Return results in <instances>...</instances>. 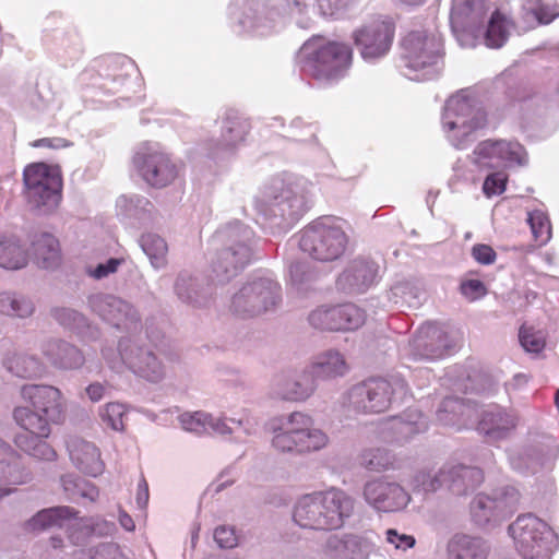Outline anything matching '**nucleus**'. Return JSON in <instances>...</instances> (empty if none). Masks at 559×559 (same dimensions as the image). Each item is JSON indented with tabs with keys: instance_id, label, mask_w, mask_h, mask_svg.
<instances>
[{
	"instance_id": "f257e3e1",
	"label": "nucleus",
	"mask_w": 559,
	"mask_h": 559,
	"mask_svg": "<svg viewBox=\"0 0 559 559\" xmlns=\"http://www.w3.org/2000/svg\"><path fill=\"white\" fill-rule=\"evenodd\" d=\"M355 499L338 488L306 493L298 498L293 520L301 528L334 531L353 515Z\"/></svg>"
},
{
	"instance_id": "f03ea898",
	"label": "nucleus",
	"mask_w": 559,
	"mask_h": 559,
	"mask_svg": "<svg viewBox=\"0 0 559 559\" xmlns=\"http://www.w3.org/2000/svg\"><path fill=\"white\" fill-rule=\"evenodd\" d=\"M313 186L302 179L274 177L257 199V211L265 218H282L290 224L302 216L313 203Z\"/></svg>"
},
{
	"instance_id": "7ed1b4c3",
	"label": "nucleus",
	"mask_w": 559,
	"mask_h": 559,
	"mask_svg": "<svg viewBox=\"0 0 559 559\" xmlns=\"http://www.w3.org/2000/svg\"><path fill=\"white\" fill-rule=\"evenodd\" d=\"M21 399L29 406H16L13 418L22 429H33L49 436L51 424H62L67 417V400L60 389L50 384H23Z\"/></svg>"
},
{
	"instance_id": "20e7f679",
	"label": "nucleus",
	"mask_w": 559,
	"mask_h": 559,
	"mask_svg": "<svg viewBox=\"0 0 559 559\" xmlns=\"http://www.w3.org/2000/svg\"><path fill=\"white\" fill-rule=\"evenodd\" d=\"M272 448L281 453L311 454L325 449L330 443L328 433L318 428L314 419L302 412H292L272 418Z\"/></svg>"
},
{
	"instance_id": "39448f33",
	"label": "nucleus",
	"mask_w": 559,
	"mask_h": 559,
	"mask_svg": "<svg viewBox=\"0 0 559 559\" xmlns=\"http://www.w3.org/2000/svg\"><path fill=\"white\" fill-rule=\"evenodd\" d=\"M253 231L238 221L228 223L214 236L221 245L211 263V280L225 284L238 275L251 261Z\"/></svg>"
},
{
	"instance_id": "423d86ee",
	"label": "nucleus",
	"mask_w": 559,
	"mask_h": 559,
	"mask_svg": "<svg viewBox=\"0 0 559 559\" xmlns=\"http://www.w3.org/2000/svg\"><path fill=\"white\" fill-rule=\"evenodd\" d=\"M487 126V112L471 92L462 90L444 105L442 127L450 143L463 150L476 139L477 131Z\"/></svg>"
},
{
	"instance_id": "0eeeda50",
	"label": "nucleus",
	"mask_w": 559,
	"mask_h": 559,
	"mask_svg": "<svg viewBox=\"0 0 559 559\" xmlns=\"http://www.w3.org/2000/svg\"><path fill=\"white\" fill-rule=\"evenodd\" d=\"M102 357L115 372L129 370L135 377L151 383H159L166 377V366L154 350L132 336L118 341L117 353L109 346L102 347Z\"/></svg>"
},
{
	"instance_id": "6e6552de",
	"label": "nucleus",
	"mask_w": 559,
	"mask_h": 559,
	"mask_svg": "<svg viewBox=\"0 0 559 559\" xmlns=\"http://www.w3.org/2000/svg\"><path fill=\"white\" fill-rule=\"evenodd\" d=\"M352 50L340 43H306L299 51L301 71L313 79L330 83L343 78L350 64Z\"/></svg>"
},
{
	"instance_id": "1a4fd4ad",
	"label": "nucleus",
	"mask_w": 559,
	"mask_h": 559,
	"mask_svg": "<svg viewBox=\"0 0 559 559\" xmlns=\"http://www.w3.org/2000/svg\"><path fill=\"white\" fill-rule=\"evenodd\" d=\"M404 74L411 80H431L439 74L443 39L438 33L425 31L408 33L402 41Z\"/></svg>"
},
{
	"instance_id": "9d476101",
	"label": "nucleus",
	"mask_w": 559,
	"mask_h": 559,
	"mask_svg": "<svg viewBox=\"0 0 559 559\" xmlns=\"http://www.w3.org/2000/svg\"><path fill=\"white\" fill-rule=\"evenodd\" d=\"M508 533L523 559H551L559 548V535L533 513L519 515L509 525Z\"/></svg>"
},
{
	"instance_id": "9b49d317",
	"label": "nucleus",
	"mask_w": 559,
	"mask_h": 559,
	"mask_svg": "<svg viewBox=\"0 0 559 559\" xmlns=\"http://www.w3.org/2000/svg\"><path fill=\"white\" fill-rule=\"evenodd\" d=\"M406 394L407 385L403 379L376 378L354 385L348 392V403L358 413L379 414L392 403L403 401Z\"/></svg>"
},
{
	"instance_id": "f8f14e48",
	"label": "nucleus",
	"mask_w": 559,
	"mask_h": 559,
	"mask_svg": "<svg viewBox=\"0 0 559 559\" xmlns=\"http://www.w3.org/2000/svg\"><path fill=\"white\" fill-rule=\"evenodd\" d=\"M347 242V236L336 219L323 217L302 230L299 247L314 260L330 262L343 255Z\"/></svg>"
},
{
	"instance_id": "ddd939ff",
	"label": "nucleus",
	"mask_w": 559,
	"mask_h": 559,
	"mask_svg": "<svg viewBox=\"0 0 559 559\" xmlns=\"http://www.w3.org/2000/svg\"><path fill=\"white\" fill-rule=\"evenodd\" d=\"M25 198L38 214H48L61 200L62 181L59 173L44 163L33 164L24 170Z\"/></svg>"
},
{
	"instance_id": "4468645a",
	"label": "nucleus",
	"mask_w": 559,
	"mask_h": 559,
	"mask_svg": "<svg viewBox=\"0 0 559 559\" xmlns=\"http://www.w3.org/2000/svg\"><path fill=\"white\" fill-rule=\"evenodd\" d=\"M280 302V284L261 277L246 283L233 296L230 309L240 317L251 318L276 309Z\"/></svg>"
},
{
	"instance_id": "2eb2a0df",
	"label": "nucleus",
	"mask_w": 559,
	"mask_h": 559,
	"mask_svg": "<svg viewBox=\"0 0 559 559\" xmlns=\"http://www.w3.org/2000/svg\"><path fill=\"white\" fill-rule=\"evenodd\" d=\"M487 0H452L450 25L461 46H474L487 20Z\"/></svg>"
},
{
	"instance_id": "dca6fc26",
	"label": "nucleus",
	"mask_w": 559,
	"mask_h": 559,
	"mask_svg": "<svg viewBox=\"0 0 559 559\" xmlns=\"http://www.w3.org/2000/svg\"><path fill=\"white\" fill-rule=\"evenodd\" d=\"M87 306L93 313L117 330L132 332L141 326L138 309L128 300L114 294H92L87 297Z\"/></svg>"
},
{
	"instance_id": "f3484780",
	"label": "nucleus",
	"mask_w": 559,
	"mask_h": 559,
	"mask_svg": "<svg viewBox=\"0 0 559 559\" xmlns=\"http://www.w3.org/2000/svg\"><path fill=\"white\" fill-rule=\"evenodd\" d=\"M520 493L514 487L496 489L492 495H477L471 503V514L479 526L497 524L518 508Z\"/></svg>"
},
{
	"instance_id": "a211bd4d",
	"label": "nucleus",
	"mask_w": 559,
	"mask_h": 559,
	"mask_svg": "<svg viewBox=\"0 0 559 559\" xmlns=\"http://www.w3.org/2000/svg\"><path fill=\"white\" fill-rule=\"evenodd\" d=\"M394 31L391 19L378 16L357 28L353 38L361 57L367 61H373L389 52Z\"/></svg>"
},
{
	"instance_id": "6ab92c4d",
	"label": "nucleus",
	"mask_w": 559,
	"mask_h": 559,
	"mask_svg": "<svg viewBox=\"0 0 559 559\" xmlns=\"http://www.w3.org/2000/svg\"><path fill=\"white\" fill-rule=\"evenodd\" d=\"M362 497L369 507L383 513L400 512L411 502L408 491L386 476L367 480L362 487Z\"/></svg>"
},
{
	"instance_id": "aec40b11",
	"label": "nucleus",
	"mask_w": 559,
	"mask_h": 559,
	"mask_svg": "<svg viewBox=\"0 0 559 559\" xmlns=\"http://www.w3.org/2000/svg\"><path fill=\"white\" fill-rule=\"evenodd\" d=\"M472 160L479 168L521 166L526 163V152L518 141L489 139L476 145Z\"/></svg>"
},
{
	"instance_id": "412c9836",
	"label": "nucleus",
	"mask_w": 559,
	"mask_h": 559,
	"mask_svg": "<svg viewBox=\"0 0 559 559\" xmlns=\"http://www.w3.org/2000/svg\"><path fill=\"white\" fill-rule=\"evenodd\" d=\"M454 344L441 325L425 323L408 343V354L416 360H436L449 355Z\"/></svg>"
},
{
	"instance_id": "4be33fe9",
	"label": "nucleus",
	"mask_w": 559,
	"mask_h": 559,
	"mask_svg": "<svg viewBox=\"0 0 559 559\" xmlns=\"http://www.w3.org/2000/svg\"><path fill=\"white\" fill-rule=\"evenodd\" d=\"M133 164L141 177L156 188L168 186L178 175V167L170 156L155 147H145L136 152Z\"/></svg>"
},
{
	"instance_id": "5701e85b",
	"label": "nucleus",
	"mask_w": 559,
	"mask_h": 559,
	"mask_svg": "<svg viewBox=\"0 0 559 559\" xmlns=\"http://www.w3.org/2000/svg\"><path fill=\"white\" fill-rule=\"evenodd\" d=\"M330 559H369L378 551L372 532L330 535L323 546Z\"/></svg>"
},
{
	"instance_id": "b1692460",
	"label": "nucleus",
	"mask_w": 559,
	"mask_h": 559,
	"mask_svg": "<svg viewBox=\"0 0 559 559\" xmlns=\"http://www.w3.org/2000/svg\"><path fill=\"white\" fill-rule=\"evenodd\" d=\"M250 123L235 111L226 112L223 118L218 139L207 143L209 156L214 159L228 157L245 142Z\"/></svg>"
},
{
	"instance_id": "393cba45",
	"label": "nucleus",
	"mask_w": 559,
	"mask_h": 559,
	"mask_svg": "<svg viewBox=\"0 0 559 559\" xmlns=\"http://www.w3.org/2000/svg\"><path fill=\"white\" fill-rule=\"evenodd\" d=\"M379 264L366 257H358L348 262L340 274L336 286L346 294H362L379 281Z\"/></svg>"
},
{
	"instance_id": "a878e982",
	"label": "nucleus",
	"mask_w": 559,
	"mask_h": 559,
	"mask_svg": "<svg viewBox=\"0 0 559 559\" xmlns=\"http://www.w3.org/2000/svg\"><path fill=\"white\" fill-rule=\"evenodd\" d=\"M67 451L72 464L82 473L97 477L104 473L105 463L99 449L80 436H69L66 440Z\"/></svg>"
},
{
	"instance_id": "bb28decb",
	"label": "nucleus",
	"mask_w": 559,
	"mask_h": 559,
	"mask_svg": "<svg viewBox=\"0 0 559 559\" xmlns=\"http://www.w3.org/2000/svg\"><path fill=\"white\" fill-rule=\"evenodd\" d=\"M40 350L47 361L58 370H78L86 361L84 353L78 346L60 338L44 342Z\"/></svg>"
},
{
	"instance_id": "cd10ccee",
	"label": "nucleus",
	"mask_w": 559,
	"mask_h": 559,
	"mask_svg": "<svg viewBox=\"0 0 559 559\" xmlns=\"http://www.w3.org/2000/svg\"><path fill=\"white\" fill-rule=\"evenodd\" d=\"M518 415L499 405H489L481 411L478 430L491 440L507 438L518 426Z\"/></svg>"
},
{
	"instance_id": "c85d7f7f",
	"label": "nucleus",
	"mask_w": 559,
	"mask_h": 559,
	"mask_svg": "<svg viewBox=\"0 0 559 559\" xmlns=\"http://www.w3.org/2000/svg\"><path fill=\"white\" fill-rule=\"evenodd\" d=\"M174 289L182 302L197 308L209 306L214 294L213 284L186 271L178 274Z\"/></svg>"
},
{
	"instance_id": "c756f323",
	"label": "nucleus",
	"mask_w": 559,
	"mask_h": 559,
	"mask_svg": "<svg viewBox=\"0 0 559 559\" xmlns=\"http://www.w3.org/2000/svg\"><path fill=\"white\" fill-rule=\"evenodd\" d=\"M317 389V382L307 369L296 376H281L272 386V396L283 401L299 402L310 397Z\"/></svg>"
},
{
	"instance_id": "7c9ffc66",
	"label": "nucleus",
	"mask_w": 559,
	"mask_h": 559,
	"mask_svg": "<svg viewBox=\"0 0 559 559\" xmlns=\"http://www.w3.org/2000/svg\"><path fill=\"white\" fill-rule=\"evenodd\" d=\"M307 369L317 382L344 377L349 371V365L343 353L328 349L316 355Z\"/></svg>"
},
{
	"instance_id": "2f4dec72",
	"label": "nucleus",
	"mask_w": 559,
	"mask_h": 559,
	"mask_svg": "<svg viewBox=\"0 0 559 559\" xmlns=\"http://www.w3.org/2000/svg\"><path fill=\"white\" fill-rule=\"evenodd\" d=\"M426 429L427 421L425 417L416 411H411L403 416L390 419L385 424L383 433H385L384 438L386 440L403 443Z\"/></svg>"
},
{
	"instance_id": "473e14b6",
	"label": "nucleus",
	"mask_w": 559,
	"mask_h": 559,
	"mask_svg": "<svg viewBox=\"0 0 559 559\" xmlns=\"http://www.w3.org/2000/svg\"><path fill=\"white\" fill-rule=\"evenodd\" d=\"M14 438L15 445L27 455L43 461H55L57 452L46 441L49 436L40 435L33 429H23Z\"/></svg>"
},
{
	"instance_id": "72a5a7b5",
	"label": "nucleus",
	"mask_w": 559,
	"mask_h": 559,
	"mask_svg": "<svg viewBox=\"0 0 559 559\" xmlns=\"http://www.w3.org/2000/svg\"><path fill=\"white\" fill-rule=\"evenodd\" d=\"M447 480L448 489L456 496H462L479 486L484 480V474L477 467L448 465Z\"/></svg>"
},
{
	"instance_id": "f704fd0d",
	"label": "nucleus",
	"mask_w": 559,
	"mask_h": 559,
	"mask_svg": "<svg viewBox=\"0 0 559 559\" xmlns=\"http://www.w3.org/2000/svg\"><path fill=\"white\" fill-rule=\"evenodd\" d=\"M5 369L21 379H38L46 373L45 364L36 356L26 353H14L4 360Z\"/></svg>"
},
{
	"instance_id": "c9c22d12",
	"label": "nucleus",
	"mask_w": 559,
	"mask_h": 559,
	"mask_svg": "<svg viewBox=\"0 0 559 559\" xmlns=\"http://www.w3.org/2000/svg\"><path fill=\"white\" fill-rule=\"evenodd\" d=\"M474 413L475 409L471 403L457 397H447L437 411V418L443 425L461 428L467 425Z\"/></svg>"
},
{
	"instance_id": "e433bc0d",
	"label": "nucleus",
	"mask_w": 559,
	"mask_h": 559,
	"mask_svg": "<svg viewBox=\"0 0 559 559\" xmlns=\"http://www.w3.org/2000/svg\"><path fill=\"white\" fill-rule=\"evenodd\" d=\"M450 559H486L489 547L478 537L455 535L448 546Z\"/></svg>"
},
{
	"instance_id": "4c0bfd02",
	"label": "nucleus",
	"mask_w": 559,
	"mask_h": 559,
	"mask_svg": "<svg viewBox=\"0 0 559 559\" xmlns=\"http://www.w3.org/2000/svg\"><path fill=\"white\" fill-rule=\"evenodd\" d=\"M78 511L70 507H53L39 511L26 524L29 531H41L53 526H62L66 521L75 518Z\"/></svg>"
},
{
	"instance_id": "58836bf2",
	"label": "nucleus",
	"mask_w": 559,
	"mask_h": 559,
	"mask_svg": "<svg viewBox=\"0 0 559 559\" xmlns=\"http://www.w3.org/2000/svg\"><path fill=\"white\" fill-rule=\"evenodd\" d=\"M35 262L43 269H55L60 262L59 241L50 234H41L33 241Z\"/></svg>"
},
{
	"instance_id": "ea45409f",
	"label": "nucleus",
	"mask_w": 559,
	"mask_h": 559,
	"mask_svg": "<svg viewBox=\"0 0 559 559\" xmlns=\"http://www.w3.org/2000/svg\"><path fill=\"white\" fill-rule=\"evenodd\" d=\"M484 25L485 23L483 24L481 33L476 39L481 36L486 46L490 48L502 47L508 39L512 26L508 17L499 11H495L488 20L486 29Z\"/></svg>"
},
{
	"instance_id": "a19ab883",
	"label": "nucleus",
	"mask_w": 559,
	"mask_h": 559,
	"mask_svg": "<svg viewBox=\"0 0 559 559\" xmlns=\"http://www.w3.org/2000/svg\"><path fill=\"white\" fill-rule=\"evenodd\" d=\"M27 255L19 240L12 236L0 234V266L8 270H19L26 265Z\"/></svg>"
},
{
	"instance_id": "79ce46f5",
	"label": "nucleus",
	"mask_w": 559,
	"mask_h": 559,
	"mask_svg": "<svg viewBox=\"0 0 559 559\" xmlns=\"http://www.w3.org/2000/svg\"><path fill=\"white\" fill-rule=\"evenodd\" d=\"M64 493L71 501L87 499L94 502L99 497V489L91 481H87L74 474L63 475L60 479Z\"/></svg>"
},
{
	"instance_id": "37998d69",
	"label": "nucleus",
	"mask_w": 559,
	"mask_h": 559,
	"mask_svg": "<svg viewBox=\"0 0 559 559\" xmlns=\"http://www.w3.org/2000/svg\"><path fill=\"white\" fill-rule=\"evenodd\" d=\"M20 456L0 453V485H20L28 480V474L20 466Z\"/></svg>"
},
{
	"instance_id": "c03bdc74",
	"label": "nucleus",
	"mask_w": 559,
	"mask_h": 559,
	"mask_svg": "<svg viewBox=\"0 0 559 559\" xmlns=\"http://www.w3.org/2000/svg\"><path fill=\"white\" fill-rule=\"evenodd\" d=\"M423 297V289L408 281L396 283L390 290V299L400 307L417 308Z\"/></svg>"
},
{
	"instance_id": "a18cd8bd",
	"label": "nucleus",
	"mask_w": 559,
	"mask_h": 559,
	"mask_svg": "<svg viewBox=\"0 0 559 559\" xmlns=\"http://www.w3.org/2000/svg\"><path fill=\"white\" fill-rule=\"evenodd\" d=\"M360 463L371 472H383L396 467V457L386 449L373 448L361 453Z\"/></svg>"
},
{
	"instance_id": "49530a36",
	"label": "nucleus",
	"mask_w": 559,
	"mask_h": 559,
	"mask_svg": "<svg viewBox=\"0 0 559 559\" xmlns=\"http://www.w3.org/2000/svg\"><path fill=\"white\" fill-rule=\"evenodd\" d=\"M139 242L154 267L160 269L166 265L168 247L162 237L147 233L141 236Z\"/></svg>"
},
{
	"instance_id": "de8ad7c7",
	"label": "nucleus",
	"mask_w": 559,
	"mask_h": 559,
	"mask_svg": "<svg viewBox=\"0 0 559 559\" xmlns=\"http://www.w3.org/2000/svg\"><path fill=\"white\" fill-rule=\"evenodd\" d=\"M50 313L60 325L75 333L81 334L85 328H90L88 319L75 309L56 307L51 309Z\"/></svg>"
},
{
	"instance_id": "09e8293b",
	"label": "nucleus",
	"mask_w": 559,
	"mask_h": 559,
	"mask_svg": "<svg viewBox=\"0 0 559 559\" xmlns=\"http://www.w3.org/2000/svg\"><path fill=\"white\" fill-rule=\"evenodd\" d=\"M152 204L144 198L122 195L117 200L118 214L124 218L142 221L150 213Z\"/></svg>"
},
{
	"instance_id": "8fccbe9b",
	"label": "nucleus",
	"mask_w": 559,
	"mask_h": 559,
	"mask_svg": "<svg viewBox=\"0 0 559 559\" xmlns=\"http://www.w3.org/2000/svg\"><path fill=\"white\" fill-rule=\"evenodd\" d=\"M338 331H353L360 328L365 320L366 313L362 309L354 304H344L336 306Z\"/></svg>"
},
{
	"instance_id": "3c124183",
	"label": "nucleus",
	"mask_w": 559,
	"mask_h": 559,
	"mask_svg": "<svg viewBox=\"0 0 559 559\" xmlns=\"http://www.w3.org/2000/svg\"><path fill=\"white\" fill-rule=\"evenodd\" d=\"M447 475L448 465H444L435 474L428 471H419L413 478V485L425 492H435L442 487L448 488Z\"/></svg>"
},
{
	"instance_id": "603ef678",
	"label": "nucleus",
	"mask_w": 559,
	"mask_h": 559,
	"mask_svg": "<svg viewBox=\"0 0 559 559\" xmlns=\"http://www.w3.org/2000/svg\"><path fill=\"white\" fill-rule=\"evenodd\" d=\"M126 413V406L118 402L107 403L98 409L102 423L115 431L124 429L123 417Z\"/></svg>"
},
{
	"instance_id": "864d4df0",
	"label": "nucleus",
	"mask_w": 559,
	"mask_h": 559,
	"mask_svg": "<svg viewBox=\"0 0 559 559\" xmlns=\"http://www.w3.org/2000/svg\"><path fill=\"white\" fill-rule=\"evenodd\" d=\"M523 7L539 24H549L559 16V5L557 3H545L543 0H525Z\"/></svg>"
},
{
	"instance_id": "5fc2aeb1",
	"label": "nucleus",
	"mask_w": 559,
	"mask_h": 559,
	"mask_svg": "<svg viewBox=\"0 0 559 559\" xmlns=\"http://www.w3.org/2000/svg\"><path fill=\"white\" fill-rule=\"evenodd\" d=\"M527 222L532 234L539 245H545L551 237V225L548 216L539 210L528 213Z\"/></svg>"
},
{
	"instance_id": "6e6d98bb",
	"label": "nucleus",
	"mask_w": 559,
	"mask_h": 559,
	"mask_svg": "<svg viewBox=\"0 0 559 559\" xmlns=\"http://www.w3.org/2000/svg\"><path fill=\"white\" fill-rule=\"evenodd\" d=\"M336 306L320 307L309 314V323L321 330L338 331Z\"/></svg>"
},
{
	"instance_id": "4d7b16f0",
	"label": "nucleus",
	"mask_w": 559,
	"mask_h": 559,
	"mask_svg": "<svg viewBox=\"0 0 559 559\" xmlns=\"http://www.w3.org/2000/svg\"><path fill=\"white\" fill-rule=\"evenodd\" d=\"M209 416L210 414L205 412L185 413L179 416V423L181 428L188 432L205 435L207 433Z\"/></svg>"
},
{
	"instance_id": "13d9d810",
	"label": "nucleus",
	"mask_w": 559,
	"mask_h": 559,
	"mask_svg": "<svg viewBox=\"0 0 559 559\" xmlns=\"http://www.w3.org/2000/svg\"><path fill=\"white\" fill-rule=\"evenodd\" d=\"M519 338L522 347L528 353H540L545 347V338L538 331L531 328H521Z\"/></svg>"
},
{
	"instance_id": "bf43d9fd",
	"label": "nucleus",
	"mask_w": 559,
	"mask_h": 559,
	"mask_svg": "<svg viewBox=\"0 0 559 559\" xmlns=\"http://www.w3.org/2000/svg\"><path fill=\"white\" fill-rule=\"evenodd\" d=\"M231 425H236L237 428L245 435L251 436L255 433L259 426V418L247 408H243L237 417L229 418Z\"/></svg>"
},
{
	"instance_id": "052dcab7",
	"label": "nucleus",
	"mask_w": 559,
	"mask_h": 559,
	"mask_svg": "<svg viewBox=\"0 0 559 559\" xmlns=\"http://www.w3.org/2000/svg\"><path fill=\"white\" fill-rule=\"evenodd\" d=\"M123 263L124 260L122 258H110L96 266H88L86 273L92 278L99 281L115 274Z\"/></svg>"
},
{
	"instance_id": "680f3d73",
	"label": "nucleus",
	"mask_w": 559,
	"mask_h": 559,
	"mask_svg": "<svg viewBox=\"0 0 559 559\" xmlns=\"http://www.w3.org/2000/svg\"><path fill=\"white\" fill-rule=\"evenodd\" d=\"M234 432L235 429L231 427L229 418L224 415L214 416L210 414L206 435H217L223 438H227L230 437Z\"/></svg>"
},
{
	"instance_id": "e2e57ef3",
	"label": "nucleus",
	"mask_w": 559,
	"mask_h": 559,
	"mask_svg": "<svg viewBox=\"0 0 559 559\" xmlns=\"http://www.w3.org/2000/svg\"><path fill=\"white\" fill-rule=\"evenodd\" d=\"M507 176L503 173H493L486 177L483 191L486 197L501 194L506 190Z\"/></svg>"
},
{
	"instance_id": "0e129e2a",
	"label": "nucleus",
	"mask_w": 559,
	"mask_h": 559,
	"mask_svg": "<svg viewBox=\"0 0 559 559\" xmlns=\"http://www.w3.org/2000/svg\"><path fill=\"white\" fill-rule=\"evenodd\" d=\"M12 302H10L12 312L9 313L11 317L26 318L29 317L34 312V304L33 301L21 295L13 294L11 295Z\"/></svg>"
},
{
	"instance_id": "69168bd1",
	"label": "nucleus",
	"mask_w": 559,
	"mask_h": 559,
	"mask_svg": "<svg viewBox=\"0 0 559 559\" xmlns=\"http://www.w3.org/2000/svg\"><path fill=\"white\" fill-rule=\"evenodd\" d=\"M385 540L393 545L395 549L403 551L413 548L416 544V539L413 535L401 534L395 528L386 530Z\"/></svg>"
},
{
	"instance_id": "338daca9",
	"label": "nucleus",
	"mask_w": 559,
	"mask_h": 559,
	"mask_svg": "<svg viewBox=\"0 0 559 559\" xmlns=\"http://www.w3.org/2000/svg\"><path fill=\"white\" fill-rule=\"evenodd\" d=\"M91 559H127V557L117 544L105 543L95 548Z\"/></svg>"
},
{
	"instance_id": "774afa93",
	"label": "nucleus",
	"mask_w": 559,
	"mask_h": 559,
	"mask_svg": "<svg viewBox=\"0 0 559 559\" xmlns=\"http://www.w3.org/2000/svg\"><path fill=\"white\" fill-rule=\"evenodd\" d=\"M472 257L479 264L490 265L495 263L497 253L490 246L485 243H477L472 248Z\"/></svg>"
}]
</instances>
